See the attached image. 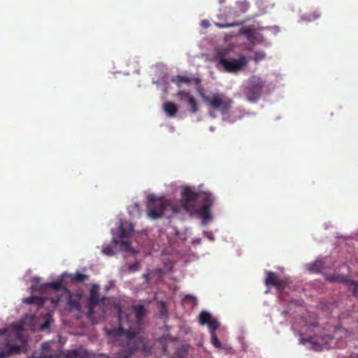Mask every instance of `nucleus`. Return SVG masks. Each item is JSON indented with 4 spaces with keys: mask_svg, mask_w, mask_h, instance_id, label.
<instances>
[{
    "mask_svg": "<svg viewBox=\"0 0 358 358\" xmlns=\"http://www.w3.org/2000/svg\"><path fill=\"white\" fill-rule=\"evenodd\" d=\"M214 203L213 194L207 192H196L189 187H185L182 192L180 211L183 209L187 212L195 213L199 215L203 222H208L211 220L210 208Z\"/></svg>",
    "mask_w": 358,
    "mask_h": 358,
    "instance_id": "1",
    "label": "nucleus"
},
{
    "mask_svg": "<svg viewBox=\"0 0 358 358\" xmlns=\"http://www.w3.org/2000/svg\"><path fill=\"white\" fill-rule=\"evenodd\" d=\"M124 320L128 322L129 315L120 309L118 312L119 327L116 330L115 334L117 336L125 335L128 340V343L125 348L121 349L118 352L117 358H131L133 353L138 350H141L145 353L150 352L151 348L146 338L139 336L135 341H131L139 334V329H125L123 327Z\"/></svg>",
    "mask_w": 358,
    "mask_h": 358,
    "instance_id": "2",
    "label": "nucleus"
},
{
    "mask_svg": "<svg viewBox=\"0 0 358 358\" xmlns=\"http://www.w3.org/2000/svg\"><path fill=\"white\" fill-rule=\"evenodd\" d=\"M147 215L150 218L156 220L163 215L170 217L172 215L180 213V207L171 203L164 197H156L150 195L148 199Z\"/></svg>",
    "mask_w": 358,
    "mask_h": 358,
    "instance_id": "3",
    "label": "nucleus"
},
{
    "mask_svg": "<svg viewBox=\"0 0 358 358\" xmlns=\"http://www.w3.org/2000/svg\"><path fill=\"white\" fill-rule=\"evenodd\" d=\"M266 278H265V285L269 287H274L280 293V299L285 304L287 305V308L282 311V313L286 317L289 313V296L287 289H289L288 282L280 279L278 275L270 271H266Z\"/></svg>",
    "mask_w": 358,
    "mask_h": 358,
    "instance_id": "4",
    "label": "nucleus"
},
{
    "mask_svg": "<svg viewBox=\"0 0 358 358\" xmlns=\"http://www.w3.org/2000/svg\"><path fill=\"white\" fill-rule=\"evenodd\" d=\"M229 49H222L218 52L217 67L222 66L228 73H236L247 65L248 61L244 55H240L238 59L227 58Z\"/></svg>",
    "mask_w": 358,
    "mask_h": 358,
    "instance_id": "5",
    "label": "nucleus"
},
{
    "mask_svg": "<svg viewBox=\"0 0 358 358\" xmlns=\"http://www.w3.org/2000/svg\"><path fill=\"white\" fill-rule=\"evenodd\" d=\"M333 340L334 336L330 335H315L308 338H303L301 337L299 339V343L306 345L308 350L322 351L333 348L334 346L331 344Z\"/></svg>",
    "mask_w": 358,
    "mask_h": 358,
    "instance_id": "6",
    "label": "nucleus"
},
{
    "mask_svg": "<svg viewBox=\"0 0 358 358\" xmlns=\"http://www.w3.org/2000/svg\"><path fill=\"white\" fill-rule=\"evenodd\" d=\"M203 99L206 104L222 113H228L234 103L232 99L222 93H216L213 96L203 95Z\"/></svg>",
    "mask_w": 358,
    "mask_h": 358,
    "instance_id": "7",
    "label": "nucleus"
},
{
    "mask_svg": "<svg viewBox=\"0 0 358 358\" xmlns=\"http://www.w3.org/2000/svg\"><path fill=\"white\" fill-rule=\"evenodd\" d=\"M264 87V82L258 76H252L248 81L243 90V94L247 99L252 102L257 101L261 96Z\"/></svg>",
    "mask_w": 358,
    "mask_h": 358,
    "instance_id": "8",
    "label": "nucleus"
},
{
    "mask_svg": "<svg viewBox=\"0 0 358 358\" xmlns=\"http://www.w3.org/2000/svg\"><path fill=\"white\" fill-rule=\"evenodd\" d=\"M99 286L96 284H93L90 289V298L87 301V317L88 319L92 320V322L94 321V308L98 305L100 299V296L99 294Z\"/></svg>",
    "mask_w": 358,
    "mask_h": 358,
    "instance_id": "9",
    "label": "nucleus"
},
{
    "mask_svg": "<svg viewBox=\"0 0 358 358\" xmlns=\"http://www.w3.org/2000/svg\"><path fill=\"white\" fill-rule=\"evenodd\" d=\"M132 231V227L131 228L129 231H127L123 227L122 224H121L119 227L120 242L124 250L127 251L130 248L131 243L129 241V237L131 236Z\"/></svg>",
    "mask_w": 358,
    "mask_h": 358,
    "instance_id": "10",
    "label": "nucleus"
},
{
    "mask_svg": "<svg viewBox=\"0 0 358 358\" xmlns=\"http://www.w3.org/2000/svg\"><path fill=\"white\" fill-rule=\"evenodd\" d=\"M326 280L330 282H340L346 285L348 287L351 281L348 275L341 274H333L326 276Z\"/></svg>",
    "mask_w": 358,
    "mask_h": 358,
    "instance_id": "11",
    "label": "nucleus"
},
{
    "mask_svg": "<svg viewBox=\"0 0 358 358\" xmlns=\"http://www.w3.org/2000/svg\"><path fill=\"white\" fill-rule=\"evenodd\" d=\"M132 310L135 314V317L136 319V323L138 325L141 324V323L146 313V310L145 309L144 306L142 304L134 305L132 306Z\"/></svg>",
    "mask_w": 358,
    "mask_h": 358,
    "instance_id": "12",
    "label": "nucleus"
},
{
    "mask_svg": "<svg viewBox=\"0 0 358 358\" xmlns=\"http://www.w3.org/2000/svg\"><path fill=\"white\" fill-rule=\"evenodd\" d=\"M171 82L174 83H189L192 80H194L196 85H199L201 83V79L199 78H195L192 79L185 76H176L171 78Z\"/></svg>",
    "mask_w": 358,
    "mask_h": 358,
    "instance_id": "13",
    "label": "nucleus"
},
{
    "mask_svg": "<svg viewBox=\"0 0 358 358\" xmlns=\"http://www.w3.org/2000/svg\"><path fill=\"white\" fill-rule=\"evenodd\" d=\"M20 351V347L17 345H10L7 347L4 351L0 352V358H5L9 357L13 354H17Z\"/></svg>",
    "mask_w": 358,
    "mask_h": 358,
    "instance_id": "14",
    "label": "nucleus"
},
{
    "mask_svg": "<svg viewBox=\"0 0 358 358\" xmlns=\"http://www.w3.org/2000/svg\"><path fill=\"white\" fill-rule=\"evenodd\" d=\"M164 110L166 113V115L169 117H173L176 115L177 111H178V106L176 104L171 102L167 101L164 103L163 106Z\"/></svg>",
    "mask_w": 358,
    "mask_h": 358,
    "instance_id": "15",
    "label": "nucleus"
},
{
    "mask_svg": "<svg viewBox=\"0 0 358 358\" xmlns=\"http://www.w3.org/2000/svg\"><path fill=\"white\" fill-rule=\"evenodd\" d=\"M64 290L69 295L68 305L69 308L71 309L80 310L81 308L80 300L78 299H73L71 292L66 288L64 287Z\"/></svg>",
    "mask_w": 358,
    "mask_h": 358,
    "instance_id": "16",
    "label": "nucleus"
},
{
    "mask_svg": "<svg viewBox=\"0 0 358 358\" xmlns=\"http://www.w3.org/2000/svg\"><path fill=\"white\" fill-rule=\"evenodd\" d=\"M323 262L321 259H317L314 262L308 265V270L310 272L320 273L323 268Z\"/></svg>",
    "mask_w": 358,
    "mask_h": 358,
    "instance_id": "17",
    "label": "nucleus"
},
{
    "mask_svg": "<svg viewBox=\"0 0 358 358\" xmlns=\"http://www.w3.org/2000/svg\"><path fill=\"white\" fill-rule=\"evenodd\" d=\"M87 354L86 351L84 350H73L72 351H69L66 354V358H86Z\"/></svg>",
    "mask_w": 358,
    "mask_h": 358,
    "instance_id": "18",
    "label": "nucleus"
},
{
    "mask_svg": "<svg viewBox=\"0 0 358 358\" xmlns=\"http://www.w3.org/2000/svg\"><path fill=\"white\" fill-rule=\"evenodd\" d=\"M62 280L51 282L48 283H45L41 286V290L43 291L45 288H51L56 291L62 288Z\"/></svg>",
    "mask_w": 358,
    "mask_h": 358,
    "instance_id": "19",
    "label": "nucleus"
},
{
    "mask_svg": "<svg viewBox=\"0 0 358 358\" xmlns=\"http://www.w3.org/2000/svg\"><path fill=\"white\" fill-rule=\"evenodd\" d=\"M239 34L241 35H245L249 40L252 39L255 36V31L250 27L241 28L239 30Z\"/></svg>",
    "mask_w": 358,
    "mask_h": 358,
    "instance_id": "20",
    "label": "nucleus"
},
{
    "mask_svg": "<svg viewBox=\"0 0 358 358\" xmlns=\"http://www.w3.org/2000/svg\"><path fill=\"white\" fill-rule=\"evenodd\" d=\"M211 320V315L206 311H202L199 315V322L202 325L207 324Z\"/></svg>",
    "mask_w": 358,
    "mask_h": 358,
    "instance_id": "21",
    "label": "nucleus"
},
{
    "mask_svg": "<svg viewBox=\"0 0 358 358\" xmlns=\"http://www.w3.org/2000/svg\"><path fill=\"white\" fill-rule=\"evenodd\" d=\"M243 23H244L243 21H236V22H231V23H226V24L215 22V25L218 28L223 29V28H230V27L240 26V25H242Z\"/></svg>",
    "mask_w": 358,
    "mask_h": 358,
    "instance_id": "22",
    "label": "nucleus"
},
{
    "mask_svg": "<svg viewBox=\"0 0 358 358\" xmlns=\"http://www.w3.org/2000/svg\"><path fill=\"white\" fill-rule=\"evenodd\" d=\"M89 279V276L85 274L77 272L74 275H71V280L74 282H82Z\"/></svg>",
    "mask_w": 358,
    "mask_h": 358,
    "instance_id": "23",
    "label": "nucleus"
},
{
    "mask_svg": "<svg viewBox=\"0 0 358 358\" xmlns=\"http://www.w3.org/2000/svg\"><path fill=\"white\" fill-rule=\"evenodd\" d=\"M24 302L28 304L37 303L42 306L44 303V299L41 297L31 296L25 299Z\"/></svg>",
    "mask_w": 358,
    "mask_h": 358,
    "instance_id": "24",
    "label": "nucleus"
},
{
    "mask_svg": "<svg viewBox=\"0 0 358 358\" xmlns=\"http://www.w3.org/2000/svg\"><path fill=\"white\" fill-rule=\"evenodd\" d=\"M338 336L341 337L348 338L351 336V332L346 329L339 327L335 332V336L338 337Z\"/></svg>",
    "mask_w": 358,
    "mask_h": 358,
    "instance_id": "25",
    "label": "nucleus"
},
{
    "mask_svg": "<svg viewBox=\"0 0 358 358\" xmlns=\"http://www.w3.org/2000/svg\"><path fill=\"white\" fill-rule=\"evenodd\" d=\"M209 329H210V334H215L216 330L219 327V322L213 318L208 324H207Z\"/></svg>",
    "mask_w": 358,
    "mask_h": 358,
    "instance_id": "26",
    "label": "nucleus"
},
{
    "mask_svg": "<svg viewBox=\"0 0 358 358\" xmlns=\"http://www.w3.org/2000/svg\"><path fill=\"white\" fill-rule=\"evenodd\" d=\"M191 96L192 95L185 90H180L177 93V97L181 101H187Z\"/></svg>",
    "mask_w": 358,
    "mask_h": 358,
    "instance_id": "27",
    "label": "nucleus"
},
{
    "mask_svg": "<svg viewBox=\"0 0 358 358\" xmlns=\"http://www.w3.org/2000/svg\"><path fill=\"white\" fill-rule=\"evenodd\" d=\"M187 102L191 106L192 113H196L198 111V107L196 99L194 96H192Z\"/></svg>",
    "mask_w": 358,
    "mask_h": 358,
    "instance_id": "28",
    "label": "nucleus"
},
{
    "mask_svg": "<svg viewBox=\"0 0 358 358\" xmlns=\"http://www.w3.org/2000/svg\"><path fill=\"white\" fill-rule=\"evenodd\" d=\"M348 288L352 292L355 296L358 297V283L351 280Z\"/></svg>",
    "mask_w": 358,
    "mask_h": 358,
    "instance_id": "29",
    "label": "nucleus"
},
{
    "mask_svg": "<svg viewBox=\"0 0 358 358\" xmlns=\"http://www.w3.org/2000/svg\"><path fill=\"white\" fill-rule=\"evenodd\" d=\"M266 57V54L264 51H257L255 53L253 60L257 63L259 61L264 59Z\"/></svg>",
    "mask_w": 358,
    "mask_h": 358,
    "instance_id": "30",
    "label": "nucleus"
},
{
    "mask_svg": "<svg viewBox=\"0 0 358 358\" xmlns=\"http://www.w3.org/2000/svg\"><path fill=\"white\" fill-rule=\"evenodd\" d=\"M211 343L215 348H220L221 347V343L217 338L216 334H211Z\"/></svg>",
    "mask_w": 358,
    "mask_h": 358,
    "instance_id": "31",
    "label": "nucleus"
},
{
    "mask_svg": "<svg viewBox=\"0 0 358 358\" xmlns=\"http://www.w3.org/2000/svg\"><path fill=\"white\" fill-rule=\"evenodd\" d=\"M319 16H320V14L315 11L313 13V15H308V16L303 17V19L306 21H312V20H314L318 18Z\"/></svg>",
    "mask_w": 358,
    "mask_h": 358,
    "instance_id": "32",
    "label": "nucleus"
},
{
    "mask_svg": "<svg viewBox=\"0 0 358 358\" xmlns=\"http://www.w3.org/2000/svg\"><path fill=\"white\" fill-rule=\"evenodd\" d=\"M185 300L191 303H192L193 305H196L197 304V299L195 296H192V295H187L185 296Z\"/></svg>",
    "mask_w": 358,
    "mask_h": 358,
    "instance_id": "33",
    "label": "nucleus"
},
{
    "mask_svg": "<svg viewBox=\"0 0 358 358\" xmlns=\"http://www.w3.org/2000/svg\"><path fill=\"white\" fill-rule=\"evenodd\" d=\"M50 324V319L46 318L45 321L41 325L40 329L44 331L49 329Z\"/></svg>",
    "mask_w": 358,
    "mask_h": 358,
    "instance_id": "34",
    "label": "nucleus"
},
{
    "mask_svg": "<svg viewBox=\"0 0 358 358\" xmlns=\"http://www.w3.org/2000/svg\"><path fill=\"white\" fill-rule=\"evenodd\" d=\"M58 357H59L58 354L55 353V354H51L49 355H41L38 357L32 356V357H29V358H58Z\"/></svg>",
    "mask_w": 358,
    "mask_h": 358,
    "instance_id": "35",
    "label": "nucleus"
},
{
    "mask_svg": "<svg viewBox=\"0 0 358 358\" xmlns=\"http://www.w3.org/2000/svg\"><path fill=\"white\" fill-rule=\"evenodd\" d=\"M102 252L107 255H113L114 254L113 250L110 246H106L103 248Z\"/></svg>",
    "mask_w": 358,
    "mask_h": 358,
    "instance_id": "36",
    "label": "nucleus"
},
{
    "mask_svg": "<svg viewBox=\"0 0 358 358\" xmlns=\"http://www.w3.org/2000/svg\"><path fill=\"white\" fill-rule=\"evenodd\" d=\"M50 348V344L48 342L43 343L41 345V350L43 352L48 351Z\"/></svg>",
    "mask_w": 358,
    "mask_h": 358,
    "instance_id": "37",
    "label": "nucleus"
},
{
    "mask_svg": "<svg viewBox=\"0 0 358 358\" xmlns=\"http://www.w3.org/2000/svg\"><path fill=\"white\" fill-rule=\"evenodd\" d=\"M201 27H202L203 28H204V29H207L208 27H210V22H209V21H208V20H202V21H201Z\"/></svg>",
    "mask_w": 358,
    "mask_h": 358,
    "instance_id": "38",
    "label": "nucleus"
},
{
    "mask_svg": "<svg viewBox=\"0 0 358 358\" xmlns=\"http://www.w3.org/2000/svg\"><path fill=\"white\" fill-rule=\"evenodd\" d=\"M140 264L138 263L134 264L129 266L130 270L133 271H138L139 269Z\"/></svg>",
    "mask_w": 358,
    "mask_h": 358,
    "instance_id": "39",
    "label": "nucleus"
},
{
    "mask_svg": "<svg viewBox=\"0 0 358 358\" xmlns=\"http://www.w3.org/2000/svg\"><path fill=\"white\" fill-rule=\"evenodd\" d=\"M149 275H149V273H144V274L143 275V278L145 279V280L147 282H148V281H149Z\"/></svg>",
    "mask_w": 358,
    "mask_h": 358,
    "instance_id": "40",
    "label": "nucleus"
},
{
    "mask_svg": "<svg viewBox=\"0 0 358 358\" xmlns=\"http://www.w3.org/2000/svg\"><path fill=\"white\" fill-rule=\"evenodd\" d=\"M6 332V329H0V335L1 334H4Z\"/></svg>",
    "mask_w": 358,
    "mask_h": 358,
    "instance_id": "41",
    "label": "nucleus"
},
{
    "mask_svg": "<svg viewBox=\"0 0 358 358\" xmlns=\"http://www.w3.org/2000/svg\"><path fill=\"white\" fill-rule=\"evenodd\" d=\"M59 299H54L52 300V303L57 304L58 302H59Z\"/></svg>",
    "mask_w": 358,
    "mask_h": 358,
    "instance_id": "42",
    "label": "nucleus"
},
{
    "mask_svg": "<svg viewBox=\"0 0 358 358\" xmlns=\"http://www.w3.org/2000/svg\"><path fill=\"white\" fill-rule=\"evenodd\" d=\"M113 241H114L115 243H118V241L116 240V238H114V239H113Z\"/></svg>",
    "mask_w": 358,
    "mask_h": 358,
    "instance_id": "43",
    "label": "nucleus"
},
{
    "mask_svg": "<svg viewBox=\"0 0 358 358\" xmlns=\"http://www.w3.org/2000/svg\"><path fill=\"white\" fill-rule=\"evenodd\" d=\"M224 0H220V2L222 3L224 2Z\"/></svg>",
    "mask_w": 358,
    "mask_h": 358,
    "instance_id": "44",
    "label": "nucleus"
},
{
    "mask_svg": "<svg viewBox=\"0 0 358 358\" xmlns=\"http://www.w3.org/2000/svg\"><path fill=\"white\" fill-rule=\"evenodd\" d=\"M178 358H183V357H178Z\"/></svg>",
    "mask_w": 358,
    "mask_h": 358,
    "instance_id": "45",
    "label": "nucleus"
}]
</instances>
